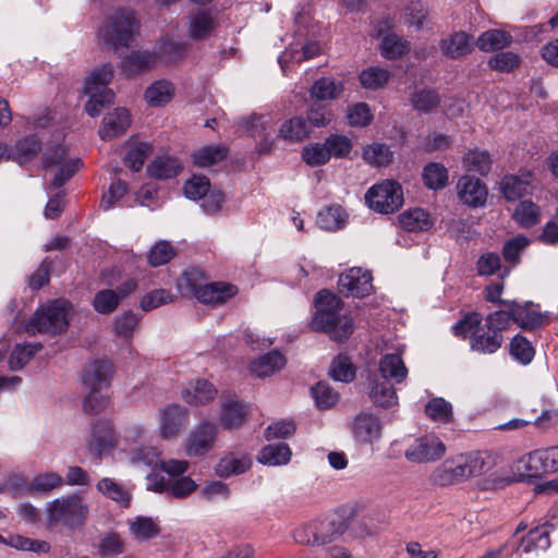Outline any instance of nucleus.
Masks as SVG:
<instances>
[{
    "label": "nucleus",
    "instance_id": "obj_52",
    "mask_svg": "<svg viewBox=\"0 0 558 558\" xmlns=\"http://www.w3.org/2000/svg\"><path fill=\"white\" fill-rule=\"evenodd\" d=\"M189 49L190 45L186 41L166 37L160 44L159 54L168 62H177L186 56Z\"/></svg>",
    "mask_w": 558,
    "mask_h": 558
},
{
    "label": "nucleus",
    "instance_id": "obj_13",
    "mask_svg": "<svg viewBox=\"0 0 558 558\" xmlns=\"http://www.w3.org/2000/svg\"><path fill=\"white\" fill-rule=\"evenodd\" d=\"M217 26L216 15L209 10L195 9L186 16L187 36L195 41L209 38L215 33Z\"/></svg>",
    "mask_w": 558,
    "mask_h": 558
},
{
    "label": "nucleus",
    "instance_id": "obj_24",
    "mask_svg": "<svg viewBox=\"0 0 558 558\" xmlns=\"http://www.w3.org/2000/svg\"><path fill=\"white\" fill-rule=\"evenodd\" d=\"M238 293V288L227 282L205 283L196 292V299L204 304H220L233 298Z\"/></svg>",
    "mask_w": 558,
    "mask_h": 558
},
{
    "label": "nucleus",
    "instance_id": "obj_45",
    "mask_svg": "<svg viewBox=\"0 0 558 558\" xmlns=\"http://www.w3.org/2000/svg\"><path fill=\"white\" fill-rule=\"evenodd\" d=\"M343 89L341 82H336L331 77H322L312 86L311 96L319 100H332L337 99Z\"/></svg>",
    "mask_w": 558,
    "mask_h": 558
},
{
    "label": "nucleus",
    "instance_id": "obj_49",
    "mask_svg": "<svg viewBox=\"0 0 558 558\" xmlns=\"http://www.w3.org/2000/svg\"><path fill=\"white\" fill-rule=\"evenodd\" d=\"M390 78V72L380 66H369L364 69L359 80L361 85L366 89H379L383 88Z\"/></svg>",
    "mask_w": 558,
    "mask_h": 558
},
{
    "label": "nucleus",
    "instance_id": "obj_60",
    "mask_svg": "<svg viewBox=\"0 0 558 558\" xmlns=\"http://www.w3.org/2000/svg\"><path fill=\"white\" fill-rule=\"evenodd\" d=\"M175 256V250L170 242L161 240L156 242L147 254L148 263L153 267L167 264Z\"/></svg>",
    "mask_w": 558,
    "mask_h": 558
},
{
    "label": "nucleus",
    "instance_id": "obj_43",
    "mask_svg": "<svg viewBox=\"0 0 558 558\" xmlns=\"http://www.w3.org/2000/svg\"><path fill=\"white\" fill-rule=\"evenodd\" d=\"M181 170V163L177 158L159 156L148 166V173L157 179H170Z\"/></svg>",
    "mask_w": 558,
    "mask_h": 558
},
{
    "label": "nucleus",
    "instance_id": "obj_42",
    "mask_svg": "<svg viewBox=\"0 0 558 558\" xmlns=\"http://www.w3.org/2000/svg\"><path fill=\"white\" fill-rule=\"evenodd\" d=\"M458 473L452 458H449L435 468L429 480L436 486H450L462 482Z\"/></svg>",
    "mask_w": 558,
    "mask_h": 558
},
{
    "label": "nucleus",
    "instance_id": "obj_35",
    "mask_svg": "<svg viewBox=\"0 0 558 558\" xmlns=\"http://www.w3.org/2000/svg\"><path fill=\"white\" fill-rule=\"evenodd\" d=\"M310 134L306 121L294 117L282 122L278 136L286 142L298 143L304 141Z\"/></svg>",
    "mask_w": 558,
    "mask_h": 558
},
{
    "label": "nucleus",
    "instance_id": "obj_38",
    "mask_svg": "<svg viewBox=\"0 0 558 558\" xmlns=\"http://www.w3.org/2000/svg\"><path fill=\"white\" fill-rule=\"evenodd\" d=\"M291 458V450L284 442L269 444L258 454V461L267 465L287 464Z\"/></svg>",
    "mask_w": 558,
    "mask_h": 558
},
{
    "label": "nucleus",
    "instance_id": "obj_15",
    "mask_svg": "<svg viewBox=\"0 0 558 558\" xmlns=\"http://www.w3.org/2000/svg\"><path fill=\"white\" fill-rule=\"evenodd\" d=\"M462 482L472 476H480L489 469L490 454L487 452H470L451 457Z\"/></svg>",
    "mask_w": 558,
    "mask_h": 558
},
{
    "label": "nucleus",
    "instance_id": "obj_53",
    "mask_svg": "<svg viewBox=\"0 0 558 558\" xmlns=\"http://www.w3.org/2000/svg\"><path fill=\"white\" fill-rule=\"evenodd\" d=\"M550 546L548 530L546 526H537L529 532L522 538L520 548L524 553H530L534 549L545 550Z\"/></svg>",
    "mask_w": 558,
    "mask_h": 558
},
{
    "label": "nucleus",
    "instance_id": "obj_8",
    "mask_svg": "<svg viewBox=\"0 0 558 558\" xmlns=\"http://www.w3.org/2000/svg\"><path fill=\"white\" fill-rule=\"evenodd\" d=\"M148 430L140 424L129 427L124 433V441L129 450V459L136 466H157L160 463V450L153 446H138L148 438Z\"/></svg>",
    "mask_w": 558,
    "mask_h": 558
},
{
    "label": "nucleus",
    "instance_id": "obj_9",
    "mask_svg": "<svg viewBox=\"0 0 558 558\" xmlns=\"http://www.w3.org/2000/svg\"><path fill=\"white\" fill-rule=\"evenodd\" d=\"M368 207L380 214H391L403 204L401 185L395 181H383L372 186L365 194Z\"/></svg>",
    "mask_w": 558,
    "mask_h": 558
},
{
    "label": "nucleus",
    "instance_id": "obj_14",
    "mask_svg": "<svg viewBox=\"0 0 558 558\" xmlns=\"http://www.w3.org/2000/svg\"><path fill=\"white\" fill-rule=\"evenodd\" d=\"M373 278L369 271L353 267L339 277V287L347 295L363 298L373 290Z\"/></svg>",
    "mask_w": 558,
    "mask_h": 558
},
{
    "label": "nucleus",
    "instance_id": "obj_30",
    "mask_svg": "<svg viewBox=\"0 0 558 558\" xmlns=\"http://www.w3.org/2000/svg\"><path fill=\"white\" fill-rule=\"evenodd\" d=\"M527 466L534 474L558 471V446L536 450L529 454Z\"/></svg>",
    "mask_w": 558,
    "mask_h": 558
},
{
    "label": "nucleus",
    "instance_id": "obj_26",
    "mask_svg": "<svg viewBox=\"0 0 558 558\" xmlns=\"http://www.w3.org/2000/svg\"><path fill=\"white\" fill-rule=\"evenodd\" d=\"M217 389L213 384L205 379L190 381L182 390V399L191 405H199L210 402L215 399Z\"/></svg>",
    "mask_w": 558,
    "mask_h": 558
},
{
    "label": "nucleus",
    "instance_id": "obj_16",
    "mask_svg": "<svg viewBox=\"0 0 558 558\" xmlns=\"http://www.w3.org/2000/svg\"><path fill=\"white\" fill-rule=\"evenodd\" d=\"M218 427L215 423L202 422L191 433L187 444L186 453L189 456H203L207 453L216 440Z\"/></svg>",
    "mask_w": 558,
    "mask_h": 558
},
{
    "label": "nucleus",
    "instance_id": "obj_28",
    "mask_svg": "<svg viewBox=\"0 0 558 558\" xmlns=\"http://www.w3.org/2000/svg\"><path fill=\"white\" fill-rule=\"evenodd\" d=\"M441 52L451 59H459L472 51V37L464 32H457L440 40Z\"/></svg>",
    "mask_w": 558,
    "mask_h": 558
},
{
    "label": "nucleus",
    "instance_id": "obj_63",
    "mask_svg": "<svg viewBox=\"0 0 558 558\" xmlns=\"http://www.w3.org/2000/svg\"><path fill=\"white\" fill-rule=\"evenodd\" d=\"M63 485V477L57 472L37 474L29 483L33 492H50Z\"/></svg>",
    "mask_w": 558,
    "mask_h": 558
},
{
    "label": "nucleus",
    "instance_id": "obj_20",
    "mask_svg": "<svg viewBox=\"0 0 558 558\" xmlns=\"http://www.w3.org/2000/svg\"><path fill=\"white\" fill-rule=\"evenodd\" d=\"M158 56L148 50H133L120 62L121 71L128 76L143 74L157 65Z\"/></svg>",
    "mask_w": 558,
    "mask_h": 558
},
{
    "label": "nucleus",
    "instance_id": "obj_34",
    "mask_svg": "<svg viewBox=\"0 0 558 558\" xmlns=\"http://www.w3.org/2000/svg\"><path fill=\"white\" fill-rule=\"evenodd\" d=\"M174 96V86L171 82L159 80L150 84L145 90V99L153 107L167 105Z\"/></svg>",
    "mask_w": 558,
    "mask_h": 558
},
{
    "label": "nucleus",
    "instance_id": "obj_25",
    "mask_svg": "<svg viewBox=\"0 0 558 558\" xmlns=\"http://www.w3.org/2000/svg\"><path fill=\"white\" fill-rule=\"evenodd\" d=\"M352 429L357 440L371 442L381 436L383 426L376 415L363 412L354 418Z\"/></svg>",
    "mask_w": 558,
    "mask_h": 558
},
{
    "label": "nucleus",
    "instance_id": "obj_57",
    "mask_svg": "<svg viewBox=\"0 0 558 558\" xmlns=\"http://www.w3.org/2000/svg\"><path fill=\"white\" fill-rule=\"evenodd\" d=\"M151 146L147 143H134L129 146L124 157V163L133 171H140L145 160L151 154Z\"/></svg>",
    "mask_w": 558,
    "mask_h": 558
},
{
    "label": "nucleus",
    "instance_id": "obj_48",
    "mask_svg": "<svg viewBox=\"0 0 558 558\" xmlns=\"http://www.w3.org/2000/svg\"><path fill=\"white\" fill-rule=\"evenodd\" d=\"M205 275L198 268H190L180 276L177 280V287L182 294H193L196 296L198 289L205 284Z\"/></svg>",
    "mask_w": 558,
    "mask_h": 558
},
{
    "label": "nucleus",
    "instance_id": "obj_22",
    "mask_svg": "<svg viewBox=\"0 0 558 558\" xmlns=\"http://www.w3.org/2000/svg\"><path fill=\"white\" fill-rule=\"evenodd\" d=\"M131 124V114L125 108H117L108 113L99 129V136L102 140H112L123 134Z\"/></svg>",
    "mask_w": 558,
    "mask_h": 558
},
{
    "label": "nucleus",
    "instance_id": "obj_7",
    "mask_svg": "<svg viewBox=\"0 0 558 558\" xmlns=\"http://www.w3.org/2000/svg\"><path fill=\"white\" fill-rule=\"evenodd\" d=\"M348 518L336 515L324 519L314 526L302 527L294 533V539L298 543L311 546H322L329 544L341 536L349 529Z\"/></svg>",
    "mask_w": 558,
    "mask_h": 558
},
{
    "label": "nucleus",
    "instance_id": "obj_6",
    "mask_svg": "<svg viewBox=\"0 0 558 558\" xmlns=\"http://www.w3.org/2000/svg\"><path fill=\"white\" fill-rule=\"evenodd\" d=\"M113 77V68L111 64H104L95 69L85 80L84 90L89 97L85 111L90 117L100 113L101 108L111 102L113 93L108 88V84Z\"/></svg>",
    "mask_w": 558,
    "mask_h": 558
},
{
    "label": "nucleus",
    "instance_id": "obj_40",
    "mask_svg": "<svg viewBox=\"0 0 558 558\" xmlns=\"http://www.w3.org/2000/svg\"><path fill=\"white\" fill-rule=\"evenodd\" d=\"M462 166L468 172L486 175L492 168V157L486 150L473 149L464 155Z\"/></svg>",
    "mask_w": 558,
    "mask_h": 558
},
{
    "label": "nucleus",
    "instance_id": "obj_41",
    "mask_svg": "<svg viewBox=\"0 0 558 558\" xmlns=\"http://www.w3.org/2000/svg\"><path fill=\"white\" fill-rule=\"evenodd\" d=\"M97 490L112 499L121 507L128 508L131 502V494L119 483L110 477H104L97 483Z\"/></svg>",
    "mask_w": 558,
    "mask_h": 558
},
{
    "label": "nucleus",
    "instance_id": "obj_2",
    "mask_svg": "<svg viewBox=\"0 0 558 558\" xmlns=\"http://www.w3.org/2000/svg\"><path fill=\"white\" fill-rule=\"evenodd\" d=\"M46 525L49 530L82 527L89 515V506L78 493L60 496L46 505Z\"/></svg>",
    "mask_w": 558,
    "mask_h": 558
},
{
    "label": "nucleus",
    "instance_id": "obj_1",
    "mask_svg": "<svg viewBox=\"0 0 558 558\" xmlns=\"http://www.w3.org/2000/svg\"><path fill=\"white\" fill-rule=\"evenodd\" d=\"M316 312L312 319V328L327 333L330 339L342 342L353 332L352 317L341 314L343 302L336 294L323 290L315 299Z\"/></svg>",
    "mask_w": 558,
    "mask_h": 558
},
{
    "label": "nucleus",
    "instance_id": "obj_33",
    "mask_svg": "<svg viewBox=\"0 0 558 558\" xmlns=\"http://www.w3.org/2000/svg\"><path fill=\"white\" fill-rule=\"evenodd\" d=\"M129 531L132 537L138 542L155 538L160 533L159 524L150 517L137 515L128 520Z\"/></svg>",
    "mask_w": 558,
    "mask_h": 558
},
{
    "label": "nucleus",
    "instance_id": "obj_47",
    "mask_svg": "<svg viewBox=\"0 0 558 558\" xmlns=\"http://www.w3.org/2000/svg\"><path fill=\"white\" fill-rule=\"evenodd\" d=\"M423 181L429 190L444 189L448 182V170L439 162H430L423 169Z\"/></svg>",
    "mask_w": 558,
    "mask_h": 558
},
{
    "label": "nucleus",
    "instance_id": "obj_19",
    "mask_svg": "<svg viewBox=\"0 0 558 558\" xmlns=\"http://www.w3.org/2000/svg\"><path fill=\"white\" fill-rule=\"evenodd\" d=\"M367 395L375 407L390 409L398 405V396L393 385L377 375L369 378Z\"/></svg>",
    "mask_w": 558,
    "mask_h": 558
},
{
    "label": "nucleus",
    "instance_id": "obj_17",
    "mask_svg": "<svg viewBox=\"0 0 558 558\" xmlns=\"http://www.w3.org/2000/svg\"><path fill=\"white\" fill-rule=\"evenodd\" d=\"M459 199L469 207H482L487 199V187L480 180L471 175H462L457 183Z\"/></svg>",
    "mask_w": 558,
    "mask_h": 558
},
{
    "label": "nucleus",
    "instance_id": "obj_56",
    "mask_svg": "<svg viewBox=\"0 0 558 558\" xmlns=\"http://www.w3.org/2000/svg\"><path fill=\"white\" fill-rule=\"evenodd\" d=\"M425 414L433 421L449 423L452 420V405L444 398H433L425 405Z\"/></svg>",
    "mask_w": 558,
    "mask_h": 558
},
{
    "label": "nucleus",
    "instance_id": "obj_61",
    "mask_svg": "<svg viewBox=\"0 0 558 558\" xmlns=\"http://www.w3.org/2000/svg\"><path fill=\"white\" fill-rule=\"evenodd\" d=\"M392 158V153L389 147L384 144H372L364 148L363 150V159L376 167L385 166L390 162Z\"/></svg>",
    "mask_w": 558,
    "mask_h": 558
},
{
    "label": "nucleus",
    "instance_id": "obj_36",
    "mask_svg": "<svg viewBox=\"0 0 558 558\" xmlns=\"http://www.w3.org/2000/svg\"><path fill=\"white\" fill-rule=\"evenodd\" d=\"M512 41V37L500 29H488L480 35L476 46L480 50L489 52L504 49Z\"/></svg>",
    "mask_w": 558,
    "mask_h": 558
},
{
    "label": "nucleus",
    "instance_id": "obj_5",
    "mask_svg": "<svg viewBox=\"0 0 558 558\" xmlns=\"http://www.w3.org/2000/svg\"><path fill=\"white\" fill-rule=\"evenodd\" d=\"M138 28V22L133 11L118 10L100 29L104 43L114 51L129 47Z\"/></svg>",
    "mask_w": 558,
    "mask_h": 558
},
{
    "label": "nucleus",
    "instance_id": "obj_55",
    "mask_svg": "<svg viewBox=\"0 0 558 558\" xmlns=\"http://www.w3.org/2000/svg\"><path fill=\"white\" fill-rule=\"evenodd\" d=\"M40 349V343L16 344L9 359V368L11 371L23 368Z\"/></svg>",
    "mask_w": 558,
    "mask_h": 558
},
{
    "label": "nucleus",
    "instance_id": "obj_59",
    "mask_svg": "<svg viewBox=\"0 0 558 558\" xmlns=\"http://www.w3.org/2000/svg\"><path fill=\"white\" fill-rule=\"evenodd\" d=\"M427 16L428 10L421 1H412L403 13L404 23L414 31H420L423 27Z\"/></svg>",
    "mask_w": 558,
    "mask_h": 558
},
{
    "label": "nucleus",
    "instance_id": "obj_4",
    "mask_svg": "<svg viewBox=\"0 0 558 558\" xmlns=\"http://www.w3.org/2000/svg\"><path fill=\"white\" fill-rule=\"evenodd\" d=\"M71 304L62 299L51 301L38 308L29 320L26 329L28 333H61L68 328V315Z\"/></svg>",
    "mask_w": 558,
    "mask_h": 558
},
{
    "label": "nucleus",
    "instance_id": "obj_44",
    "mask_svg": "<svg viewBox=\"0 0 558 558\" xmlns=\"http://www.w3.org/2000/svg\"><path fill=\"white\" fill-rule=\"evenodd\" d=\"M228 155L225 145H207L193 153L194 163L198 167H210L223 160Z\"/></svg>",
    "mask_w": 558,
    "mask_h": 558
},
{
    "label": "nucleus",
    "instance_id": "obj_50",
    "mask_svg": "<svg viewBox=\"0 0 558 558\" xmlns=\"http://www.w3.org/2000/svg\"><path fill=\"white\" fill-rule=\"evenodd\" d=\"M347 215L340 206H331L320 210L317 215V225L324 230L335 231L345 223Z\"/></svg>",
    "mask_w": 558,
    "mask_h": 558
},
{
    "label": "nucleus",
    "instance_id": "obj_11",
    "mask_svg": "<svg viewBox=\"0 0 558 558\" xmlns=\"http://www.w3.org/2000/svg\"><path fill=\"white\" fill-rule=\"evenodd\" d=\"M118 444V436L112 423L106 420L96 421L92 433L86 439V448L90 454L99 458L102 453L113 449Z\"/></svg>",
    "mask_w": 558,
    "mask_h": 558
},
{
    "label": "nucleus",
    "instance_id": "obj_62",
    "mask_svg": "<svg viewBox=\"0 0 558 558\" xmlns=\"http://www.w3.org/2000/svg\"><path fill=\"white\" fill-rule=\"evenodd\" d=\"M521 58L511 51L499 52L490 57L488 66L498 72H512L519 68Z\"/></svg>",
    "mask_w": 558,
    "mask_h": 558
},
{
    "label": "nucleus",
    "instance_id": "obj_32",
    "mask_svg": "<svg viewBox=\"0 0 558 558\" xmlns=\"http://www.w3.org/2000/svg\"><path fill=\"white\" fill-rule=\"evenodd\" d=\"M251 465L252 459L248 456L229 453L218 461L215 472L219 477H230L246 472Z\"/></svg>",
    "mask_w": 558,
    "mask_h": 558
},
{
    "label": "nucleus",
    "instance_id": "obj_58",
    "mask_svg": "<svg viewBox=\"0 0 558 558\" xmlns=\"http://www.w3.org/2000/svg\"><path fill=\"white\" fill-rule=\"evenodd\" d=\"M121 302V295L114 290L104 289L98 291L93 300V306L99 314H111Z\"/></svg>",
    "mask_w": 558,
    "mask_h": 558
},
{
    "label": "nucleus",
    "instance_id": "obj_31",
    "mask_svg": "<svg viewBox=\"0 0 558 558\" xmlns=\"http://www.w3.org/2000/svg\"><path fill=\"white\" fill-rule=\"evenodd\" d=\"M529 305L530 303L520 305L515 301L506 303V306L512 313L513 322L523 329L532 330L544 324V316L541 313L531 310Z\"/></svg>",
    "mask_w": 558,
    "mask_h": 558
},
{
    "label": "nucleus",
    "instance_id": "obj_37",
    "mask_svg": "<svg viewBox=\"0 0 558 558\" xmlns=\"http://www.w3.org/2000/svg\"><path fill=\"white\" fill-rule=\"evenodd\" d=\"M399 223L408 231H426L433 222L428 213L422 208H413L399 215Z\"/></svg>",
    "mask_w": 558,
    "mask_h": 558
},
{
    "label": "nucleus",
    "instance_id": "obj_64",
    "mask_svg": "<svg viewBox=\"0 0 558 558\" xmlns=\"http://www.w3.org/2000/svg\"><path fill=\"white\" fill-rule=\"evenodd\" d=\"M302 158L307 165L317 167L325 165L330 159V151L325 142L323 144L314 143L303 148Z\"/></svg>",
    "mask_w": 558,
    "mask_h": 558
},
{
    "label": "nucleus",
    "instance_id": "obj_3",
    "mask_svg": "<svg viewBox=\"0 0 558 558\" xmlns=\"http://www.w3.org/2000/svg\"><path fill=\"white\" fill-rule=\"evenodd\" d=\"M482 315L473 312L452 326L456 336L465 337L470 332V345L475 352L493 354L502 344V333H496L486 326H481Z\"/></svg>",
    "mask_w": 558,
    "mask_h": 558
},
{
    "label": "nucleus",
    "instance_id": "obj_18",
    "mask_svg": "<svg viewBox=\"0 0 558 558\" xmlns=\"http://www.w3.org/2000/svg\"><path fill=\"white\" fill-rule=\"evenodd\" d=\"M113 366L108 360H95L84 369L83 384L86 389H108L113 377Z\"/></svg>",
    "mask_w": 558,
    "mask_h": 558
},
{
    "label": "nucleus",
    "instance_id": "obj_29",
    "mask_svg": "<svg viewBox=\"0 0 558 558\" xmlns=\"http://www.w3.org/2000/svg\"><path fill=\"white\" fill-rule=\"evenodd\" d=\"M378 371L380 377L391 380L393 384H401L408 376V368L399 354H385L379 360Z\"/></svg>",
    "mask_w": 558,
    "mask_h": 558
},
{
    "label": "nucleus",
    "instance_id": "obj_23",
    "mask_svg": "<svg viewBox=\"0 0 558 558\" xmlns=\"http://www.w3.org/2000/svg\"><path fill=\"white\" fill-rule=\"evenodd\" d=\"M322 52V47L318 43L308 41V43H295L292 44L286 51H283L279 58L278 62L286 73V69L288 64L292 61L296 63H301L303 61L313 59L319 56Z\"/></svg>",
    "mask_w": 558,
    "mask_h": 558
},
{
    "label": "nucleus",
    "instance_id": "obj_51",
    "mask_svg": "<svg viewBox=\"0 0 558 558\" xmlns=\"http://www.w3.org/2000/svg\"><path fill=\"white\" fill-rule=\"evenodd\" d=\"M329 375L337 381H352L355 378V368L350 357L345 354H339L336 356L330 364Z\"/></svg>",
    "mask_w": 558,
    "mask_h": 558
},
{
    "label": "nucleus",
    "instance_id": "obj_54",
    "mask_svg": "<svg viewBox=\"0 0 558 558\" xmlns=\"http://www.w3.org/2000/svg\"><path fill=\"white\" fill-rule=\"evenodd\" d=\"M513 219L523 228H530L539 221L541 213L536 204L522 201L512 214Z\"/></svg>",
    "mask_w": 558,
    "mask_h": 558
},
{
    "label": "nucleus",
    "instance_id": "obj_12",
    "mask_svg": "<svg viewBox=\"0 0 558 558\" xmlns=\"http://www.w3.org/2000/svg\"><path fill=\"white\" fill-rule=\"evenodd\" d=\"M189 423V412L180 404H170L159 412V433L163 439L175 438Z\"/></svg>",
    "mask_w": 558,
    "mask_h": 558
},
{
    "label": "nucleus",
    "instance_id": "obj_39",
    "mask_svg": "<svg viewBox=\"0 0 558 558\" xmlns=\"http://www.w3.org/2000/svg\"><path fill=\"white\" fill-rule=\"evenodd\" d=\"M245 417L246 409L242 403L233 399L222 402L220 421L226 428L232 429L239 427Z\"/></svg>",
    "mask_w": 558,
    "mask_h": 558
},
{
    "label": "nucleus",
    "instance_id": "obj_21",
    "mask_svg": "<svg viewBox=\"0 0 558 558\" xmlns=\"http://www.w3.org/2000/svg\"><path fill=\"white\" fill-rule=\"evenodd\" d=\"M532 174L521 171L519 174H507L500 182V190L509 202L520 199L531 191Z\"/></svg>",
    "mask_w": 558,
    "mask_h": 558
},
{
    "label": "nucleus",
    "instance_id": "obj_46",
    "mask_svg": "<svg viewBox=\"0 0 558 558\" xmlns=\"http://www.w3.org/2000/svg\"><path fill=\"white\" fill-rule=\"evenodd\" d=\"M196 489L197 484L193 478L190 476H180L165 484L160 488V492H163L168 497L184 499L193 494Z\"/></svg>",
    "mask_w": 558,
    "mask_h": 558
},
{
    "label": "nucleus",
    "instance_id": "obj_10",
    "mask_svg": "<svg viewBox=\"0 0 558 558\" xmlns=\"http://www.w3.org/2000/svg\"><path fill=\"white\" fill-rule=\"evenodd\" d=\"M446 445L435 434L416 437L404 451L405 459L411 463H432L446 454Z\"/></svg>",
    "mask_w": 558,
    "mask_h": 558
},
{
    "label": "nucleus",
    "instance_id": "obj_27",
    "mask_svg": "<svg viewBox=\"0 0 558 558\" xmlns=\"http://www.w3.org/2000/svg\"><path fill=\"white\" fill-rule=\"evenodd\" d=\"M286 364V356L281 352L275 350L259 356L254 362H252L250 371L255 376L265 378L281 371Z\"/></svg>",
    "mask_w": 558,
    "mask_h": 558
}]
</instances>
